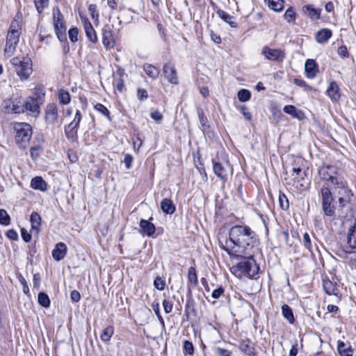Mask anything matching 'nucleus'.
<instances>
[{"instance_id": "2eb2a0df", "label": "nucleus", "mask_w": 356, "mask_h": 356, "mask_svg": "<svg viewBox=\"0 0 356 356\" xmlns=\"http://www.w3.org/2000/svg\"><path fill=\"white\" fill-rule=\"evenodd\" d=\"M45 120L47 123L54 124L58 118V111L57 106L55 104H49L47 106L45 110Z\"/></svg>"}, {"instance_id": "49530a36", "label": "nucleus", "mask_w": 356, "mask_h": 356, "mask_svg": "<svg viewBox=\"0 0 356 356\" xmlns=\"http://www.w3.org/2000/svg\"><path fill=\"white\" fill-rule=\"evenodd\" d=\"M49 0H35V8L38 13H42L44 8L47 7Z\"/></svg>"}, {"instance_id": "b1692460", "label": "nucleus", "mask_w": 356, "mask_h": 356, "mask_svg": "<svg viewBox=\"0 0 356 356\" xmlns=\"http://www.w3.org/2000/svg\"><path fill=\"white\" fill-rule=\"evenodd\" d=\"M30 221L32 230L38 235L40 231L41 226V217L39 213L35 211L32 212L30 217Z\"/></svg>"}, {"instance_id": "c756f323", "label": "nucleus", "mask_w": 356, "mask_h": 356, "mask_svg": "<svg viewBox=\"0 0 356 356\" xmlns=\"http://www.w3.org/2000/svg\"><path fill=\"white\" fill-rule=\"evenodd\" d=\"M216 14L218 16L221 18L223 21L228 23L231 27L236 28L238 26V24L233 20L234 17L231 16L229 14L226 13L225 11L218 9L216 11Z\"/></svg>"}, {"instance_id": "6e6552de", "label": "nucleus", "mask_w": 356, "mask_h": 356, "mask_svg": "<svg viewBox=\"0 0 356 356\" xmlns=\"http://www.w3.org/2000/svg\"><path fill=\"white\" fill-rule=\"evenodd\" d=\"M321 193L323 213L327 216H334L335 214V207L330 189L328 187H323L321 190Z\"/></svg>"}, {"instance_id": "6ab92c4d", "label": "nucleus", "mask_w": 356, "mask_h": 356, "mask_svg": "<svg viewBox=\"0 0 356 356\" xmlns=\"http://www.w3.org/2000/svg\"><path fill=\"white\" fill-rule=\"evenodd\" d=\"M305 72L307 78L314 79L316 77L318 68L316 61L313 59H307L305 64Z\"/></svg>"}, {"instance_id": "7ed1b4c3", "label": "nucleus", "mask_w": 356, "mask_h": 356, "mask_svg": "<svg viewBox=\"0 0 356 356\" xmlns=\"http://www.w3.org/2000/svg\"><path fill=\"white\" fill-rule=\"evenodd\" d=\"M318 176L325 184L329 186H335L345 178L341 170L334 165H325L319 168Z\"/></svg>"}, {"instance_id": "052dcab7", "label": "nucleus", "mask_w": 356, "mask_h": 356, "mask_svg": "<svg viewBox=\"0 0 356 356\" xmlns=\"http://www.w3.org/2000/svg\"><path fill=\"white\" fill-rule=\"evenodd\" d=\"M225 292V289L222 286H219L216 289L211 293V297L213 299H218Z\"/></svg>"}, {"instance_id": "f8f14e48", "label": "nucleus", "mask_w": 356, "mask_h": 356, "mask_svg": "<svg viewBox=\"0 0 356 356\" xmlns=\"http://www.w3.org/2000/svg\"><path fill=\"white\" fill-rule=\"evenodd\" d=\"M261 54L271 61L282 62L285 58V53L280 49H271L265 46L261 49Z\"/></svg>"}, {"instance_id": "58836bf2", "label": "nucleus", "mask_w": 356, "mask_h": 356, "mask_svg": "<svg viewBox=\"0 0 356 356\" xmlns=\"http://www.w3.org/2000/svg\"><path fill=\"white\" fill-rule=\"evenodd\" d=\"M94 108L97 112H99V113H101L102 115L105 116L108 120H110V121L111 120V118L110 116V112L105 106H104L103 104H102L100 103H97L94 106Z\"/></svg>"}, {"instance_id": "9d476101", "label": "nucleus", "mask_w": 356, "mask_h": 356, "mask_svg": "<svg viewBox=\"0 0 356 356\" xmlns=\"http://www.w3.org/2000/svg\"><path fill=\"white\" fill-rule=\"evenodd\" d=\"M81 118L82 115L81 111L79 110H76L73 120L65 126L64 131L65 136L68 140L74 141L77 138L78 129L79 128Z\"/></svg>"}, {"instance_id": "c03bdc74", "label": "nucleus", "mask_w": 356, "mask_h": 356, "mask_svg": "<svg viewBox=\"0 0 356 356\" xmlns=\"http://www.w3.org/2000/svg\"><path fill=\"white\" fill-rule=\"evenodd\" d=\"M279 204L282 210H287L289 207V204L286 196L284 193L279 195Z\"/></svg>"}, {"instance_id": "423d86ee", "label": "nucleus", "mask_w": 356, "mask_h": 356, "mask_svg": "<svg viewBox=\"0 0 356 356\" xmlns=\"http://www.w3.org/2000/svg\"><path fill=\"white\" fill-rule=\"evenodd\" d=\"M54 27L58 39L60 41L66 40V26L63 14L58 7L54 8L52 10Z\"/></svg>"}, {"instance_id": "7c9ffc66", "label": "nucleus", "mask_w": 356, "mask_h": 356, "mask_svg": "<svg viewBox=\"0 0 356 356\" xmlns=\"http://www.w3.org/2000/svg\"><path fill=\"white\" fill-rule=\"evenodd\" d=\"M143 70L145 72L146 74L153 79H156L160 73L159 69H157L152 65L148 63H146L143 65Z\"/></svg>"}, {"instance_id": "680f3d73", "label": "nucleus", "mask_w": 356, "mask_h": 356, "mask_svg": "<svg viewBox=\"0 0 356 356\" xmlns=\"http://www.w3.org/2000/svg\"><path fill=\"white\" fill-rule=\"evenodd\" d=\"M293 83L298 86H300V87H302V88H304L305 90H309L311 89V88L309 87V86H308L307 84V83L302 80V79H295L293 80Z\"/></svg>"}, {"instance_id": "338daca9", "label": "nucleus", "mask_w": 356, "mask_h": 356, "mask_svg": "<svg viewBox=\"0 0 356 356\" xmlns=\"http://www.w3.org/2000/svg\"><path fill=\"white\" fill-rule=\"evenodd\" d=\"M52 35H44L42 34V32L40 31V41L44 42L46 44H49L52 40Z\"/></svg>"}, {"instance_id": "ea45409f", "label": "nucleus", "mask_w": 356, "mask_h": 356, "mask_svg": "<svg viewBox=\"0 0 356 356\" xmlns=\"http://www.w3.org/2000/svg\"><path fill=\"white\" fill-rule=\"evenodd\" d=\"M238 99L241 102H245L250 100L251 92L247 89H241L237 94Z\"/></svg>"}, {"instance_id": "69168bd1", "label": "nucleus", "mask_w": 356, "mask_h": 356, "mask_svg": "<svg viewBox=\"0 0 356 356\" xmlns=\"http://www.w3.org/2000/svg\"><path fill=\"white\" fill-rule=\"evenodd\" d=\"M6 235L11 241H17L18 239V234L14 229L8 230Z\"/></svg>"}, {"instance_id": "e433bc0d", "label": "nucleus", "mask_w": 356, "mask_h": 356, "mask_svg": "<svg viewBox=\"0 0 356 356\" xmlns=\"http://www.w3.org/2000/svg\"><path fill=\"white\" fill-rule=\"evenodd\" d=\"M303 8L305 13H307L312 19H317L320 18V10H316L310 6H305Z\"/></svg>"}, {"instance_id": "09e8293b", "label": "nucleus", "mask_w": 356, "mask_h": 356, "mask_svg": "<svg viewBox=\"0 0 356 356\" xmlns=\"http://www.w3.org/2000/svg\"><path fill=\"white\" fill-rule=\"evenodd\" d=\"M165 286V282L161 277H156L154 280V286L159 290L163 291Z\"/></svg>"}, {"instance_id": "a19ab883", "label": "nucleus", "mask_w": 356, "mask_h": 356, "mask_svg": "<svg viewBox=\"0 0 356 356\" xmlns=\"http://www.w3.org/2000/svg\"><path fill=\"white\" fill-rule=\"evenodd\" d=\"M38 303L45 307L47 308L50 305V300L48 297V296L43 292H40L38 294Z\"/></svg>"}, {"instance_id": "603ef678", "label": "nucleus", "mask_w": 356, "mask_h": 356, "mask_svg": "<svg viewBox=\"0 0 356 356\" xmlns=\"http://www.w3.org/2000/svg\"><path fill=\"white\" fill-rule=\"evenodd\" d=\"M215 353L217 356H232V353L230 350H228L227 349L220 348V347H216L214 350Z\"/></svg>"}, {"instance_id": "f704fd0d", "label": "nucleus", "mask_w": 356, "mask_h": 356, "mask_svg": "<svg viewBox=\"0 0 356 356\" xmlns=\"http://www.w3.org/2000/svg\"><path fill=\"white\" fill-rule=\"evenodd\" d=\"M58 99L60 104L66 105L70 102V95L69 92L63 89H60L58 91Z\"/></svg>"}, {"instance_id": "bf43d9fd", "label": "nucleus", "mask_w": 356, "mask_h": 356, "mask_svg": "<svg viewBox=\"0 0 356 356\" xmlns=\"http://www.w3.org/2000/svg\"><path fill=\"white\" fill-rule=\"evenodd\" d=\"M19 30H20V25H19V22L17 20H13L11 22L8 32L20 33Z\"/></svg>"}, {"instance_id": "e2e57ef3", "label": "nucleus", "mask_w": 356, "mask_h": 356, "mask_svg": "<svg viewBox=\"0 0 356 356\" xmlns=\"http://www.w3.org/2000/svg\"><path fill=\"white\" fill-rule=\"evenodd\" d=\"M88 11L92 19H97L99 14L97 10V6L95 4H90L88 6Z\"/></svg>"}, {"instance_id": "0e129e2a", "label": "nucleus", "mask_w": 356, "mask_h": 356, "mask_svg": "<svg viewBox=\"0 0 356 356\" xmlns=\"http://www.w3.org/2000/svg\"><path fill=\"white\" fill-rule=\"evenodd\" d=\"M21 236L24 242L28 243L31 240V234L25 228H22Z\"/></svg>"}, {"instance_id": "39448f33", "label": "nucleus", "mask_w": 356, "mask_h": 356, "mask_svg": "<svg viewBox=\"0 0 356 356\" xmlns=\"http://www.w3.org/2000/svg\"><path fill=\"white\" fill-rule=\"evenodd\" d=\"M10 63L20 79H27L32 73V62L29 57H14Z\"/></svg>"}, {"instance_id": "393cba45", "label": "nucleus", "mask_w": 356, "mask_h": 356, "mask_svg": "<svg viewBox=\"0 0 356 356\" xmlns=\"http://www.w3.org/2000/svg\"><path fill=\"white\" fill-rule=\"evenodd\" d=\"M283 111L284 113L298 120H302L305 117L304 113L302 111L296 108L293 105H286L284 107Z\"/></svg>"}, {"instance_id": "4be33fe9", "label": "nucleus", "mask_w": 356, "mask_h": 356, "mask_svg": "<svg viewBox=\"0 0 356 356\" xmlns=\"http://www.w3.org/2000/svg\"><path fill=\"white\" fill-rule=\"evenodd\" d=\"M102 42L105 48L110 49L114 47L115 41L113 33L111 30L103 29L102 31Z\"/></svg>"}, {"instance_id": "a18cd8bd", "label": "nucleus", "mask_w": 356, "mask_h": 356, "mask_svg": "<svg viewBox=\"0 0 356 356\" xmlns=\"http://www.w3.org/2000/svg\"><path fill=\"white\" fill-rule=\"evenodd\" d=\"M284 18L289 23L296 20V12L293 8L291 7L286 10L284 13Z\"/></svg>"}, {"instance_id": "20e7f679", "label": "nucleus", "mask_w": 356, "mask_h": 356, "mask_svg": "<svg viewBox=\"0 0 356 356\" xmlns=\"http://www.w3.org/2000/svg\"><path fill=\"white\" fill-rule=\"evenodd\" d=\"M13 128L15 132L16 144L20 148H26L33 134L31 126L26 122H15Z\"/></svg>"}, {"instance_id": "0eeeda50", "label": "nucleus", "mask_w": 356, "mask_h": 356, "mask_svg": "<svg viewBox=\"0 0 356 356\" xmlns=\"http://www.w3.org/2000/svg\"><path fill=\"white\" fill-rule=\"evenodd\" d=\"M212 164L214 174L223 183H225L228 179L229 175H232L233 172V169L229 162L227 160L217 161L213 159Z\"/></svg>"}, {"instance_id": "aec40b11", "label": "nucleus", "mask_w": 356, "mask_h": 356, "mask_svg": "<svg viewBox=\"0 0 356 356\" xmlns=\"http://www.w3.org/2000/svg\"><path fill=\"white\" fill-rule=\"evenodd\" d=\"M82 22L83 23L85 33L88 39L91 42L96 43L97 42V37L91 23L87 18H82Z\"/></svg>"}, {"instance_id": "3c124183", "label": "nucleus", "mask_w": 356, "mask_h": 356, "mask_svg": "<svg viewBox=\"0 0 356 356\" xmlns=\"http://www.w3.org/2000/svg\"><path fill=\"white\" fill-rule=\"evenodd\" d=\"M68 35L72 42H75L78 40L79 30L77 28H72L68 31Z\"/></svg>"}, {"instance_id": "864d4df0", "label": "nucleus", "mask_w": 356, "mask_h": 356, "mask_svg": "<svg viewBox=\"0 0 356 356\" xmlns=\"http://www.w3.org/2000/svg\"><path fill=\"white\" fill-rule=\"evenodd\" d=\"M19 35H20V33L8 32V35H7L6 41H8V42H13V43L17 44V43L19 42Z\"/></svg>"}, {"instance_id": "8fccbe9b", "label": "nucleus", "mask_w": 356, "mask_h": 356, "mask_svg": "<svg viewBox=\"0 0 356 356\" xmlns=\"http://www.w3.org/2000/svg\"><path fill=\"white\" fill-rule=\"evenodd\" d=\"M185 353L193 355L194 353V347L193 343L189 341H185L183 346Z\"/></svg>"}, {"instance_id": "bb28decb", "label": "nucleus", "mask_w": 356, "mask_h": 356, "mask_svg": "<svg viewBox=\"0 0 356 356\" xmlns=\"http://www.w3.org/2000/svg\"><path fill=\"white\" fill-rule=\"evenodd\" d=\"M187 277L188 288L191 290V288L195 287L198 284L197 275L194 267L191 266L188 268Z\"/></svg>"}, {"instance_id": "a878e982", "label": "nucleus", "mask_w": 356, "mask_h": 356, "mask_svg": "<svg viewBox=\"0 0 356 356\" xmlns=\"http://www.w3.org/2000/svg\"><path fill=\"white\" fill-rule=\"evenodd\" d=\"M332 34V31L330 29H321L316 35V40L320 44H324L331 38Z\"/></svg>"}, {"instance_id": "2f4dec72", "label": "nucleus", "mask_w": 356, "mask_h": 356, "mask_svg": "<svg viewBox=\"0 0 356 356\" xmlns=\"http://www.w3.org/2000/svg\"><path fill=\"white\" fill-rule=\"evenodd\" d=\"M293 173L292 176L294 177V179L297 180L298 182H300V186H305V176L306 175V172L302 171L300 168H293L292 169Z\"/></svg>"}, {"instance_id": "72a5a7b5", "label": "nucleus", "mask_w": 356, "mask_h": 356, "mask_svg": "<svg viewBox=\"0 0 356 356\" xmlns=\"http://www.w3.org/2000/svg\"><path fill=\"white\" fill-rule=\"evenodd\" d=\"M114 333V328L113 326L109 325L107 326L106 328H104L101 334H100V339L104 342H108L111 340V337L113 336Z\"/></svg>"}, {"instance_id": "5701e85b", "label": "nucleus", "mask_w": 356, "mask_h": 356, "mask_svg": "<svg viewBox=\"0 0 356 356\" xmlns=\"http://www.w3.org/2000/svg\"><path fill=\"white\" fill-rule=\"evenodd\" d=\"M327 94L332 101L336 102L339 99L341 95L339 86L336 82L333 81L330 83L327 89Z\"/></svg>"}, {"instance_id": "1a4fd4ad", "label": "nucleus", "mask_w": 356, "mask_h": 356, "mask_svg": "<svg viewBox=\"0 0 356 356\" xmlns=\"http://www.w3.org/2000/svg\"><path fill=\"white\" fill-rule=\"evenodd\" d=\"M1 106L5 113H23V99L21 97L6 99L3 101Z\"/></svg>"}, {"instance_id": "f3484780", "label": "nucleus", "mask_w": 356, "mask_h": 356, "mask_svg": "<svg viewBox=\"0 0 356 356\" xmlns=\"http://www.w3.org/2000/svg\"><path fill=\"white\" fill-rule=\"evenodd\" d=\"M67 251V248L65 243L63 242H59L56 243L52 250V257L56 261H59L65 257Z\"/></svg>"}, {"instance_id": "4d7b16f0", "label": "nucleus", "mask_w": 356, "mask_h": 356, "mask_svg": "<svg viewBox=\"0 0 356 356\" xmlns=\"http://www.w3.org/2000/svg\"><path fill=\"white\" fill-rule=\"evenodd\" d=\"M115 88L120 92H123L124 90V84L122 77L116 79L113 81Z\"/></svg>"}, {"instance_id": "a211bd4d", "label": "nucleus", "mask_w": 356, "mask_h": 356, "mask_svg": "<svg viewBox=\"0 0 356 356\" xmlns=\"http://www.w3.org/2000/svg\"><path fill=\"white\" fill-rule=\"evenodd\" d=\"M337 350L339 356H353L354 349L349 342L337 341Z\"/></svg>"}, {"instance_id": "f257e3e1", "label": "nucleus", "mask_w": 356, "mask_h": 356, "mask_svg": "<svg viewBox=\"0 0 356 356\" xmlns=\"http://www.w3.org/2000/svg\"><path fill=\"white\" fill-rule=\"evenodd\" d=\"M259 239L256 232L248 225H234L229 229L225 250L231 257L259 252Z\"/></svg>"}, {"instance_id": "5fc2aeb1", "label": "nucleus", "mask_w": 356, "mask_h": 356, "mask_svg": "<svg viewBox=\"0 0 356 356\" xmlns=\"http://www.w3.org/2000/svg\"><path fill=\"white\" fill-rule=\"evenodd\" d=\"M302 243L304 246L309 250L312 251V241L309 234L305 233L302 238Z\"/></svg>"}, {"instance_id": "6e6d98bb", "label": "nucleus", "mask_w": 356, "mask_h": 356, "mask_svg": "<svg viewBox=\"0 0 356 356\" xmlns=\"http://www.w3.org/2000/svg\"><path fill=\"white\" fill-rule=\"evenodd\" d=\"M323 288L325 292L329 295H332L334 293V286L330 281H325L323 282Z\"/></svg>"}, {"instance_id": "c85d7f7f", "label": "nucleus", "mask_w": 356, "mask_h": 356, "mask_svg": "<svg viewBox=\"0 0 356 356\" xmlns=\"http://www.w3.org/2000/svg\"><path fill=\"white\" fill-rule=\"evenodd\" d=\"M31 186L33 189L40 191H45L47 190V183L41 177L33 178L31 181Z\"/></svg>"}, {"instance_id": "412c9836", "label": "nucleus", "mask_w": 356, "mask_h": 356, "mask_svg": "<svg viewBox=\"0 0 356 356\" xmlns=\"http://www.w3.org/2000/svg\"><path fill=\"white\" fill-rule=\"evenodd\" d=\"M140 233L143 235L152 236L156 231L154 225L149 220L141 219L140 221Z\"/></svg>"}, {"instance_id": "4468645a", "label": "nucleus", "mask_w": 356, "mask_h": 356, "mask_svg": "<svg viewBox=\"0 0 356 356\" xmlns=\"http://www.w3.org/2000/svg\"><path fill=\"white\" fill-rule=\"evenodd\" d=\"M162 72L170 84L177 85L179 83L177 71L172 64L170 63H165L163 67Z\"/></svg>"}, {"instance_id": "79ce46f5", "label": "nucleus", "mask_w": 356, "mask_h": 356, "mask_svg": "<svg viewBox=\"0 0 356 356\" xmlns=\"http://www.w3.org/2000/svg\"><path fill=\"white\" fill-rule=\"evenodd\" d=\"M10 223V218L7 211L4 209H0V224L8 226Z\"/></svg>"}, {"instance_id": "9b49d317", "label": "nucleus", "mask_w": 356, "mask_h": 356, "mask_svg": "<svg viewBox=\"0 0 356 356\" xmlns=\"http://www.w3.org/2000/svg\"><path fill=\"white\" fill-rule=\"evenodd\" d=\"M334 188L337 190L339 206L344 207L350 202L351 197L353 196L352 191L349 189L346 180L344 179Z\"/></svg>"}, {"instance_id": "f03ea898", "label": "nucleus", "mask_w": 356, "mask_h": 356, "mask_svg": "<svg viewBox=\"0 0 356 356\" xmlns=\"http://www.w3.org/2000/svg\"><path fill=\"white\" fill-rule=\"evenodd\" d=\"M254 254H243L241 257H244V259L233 266L230 269L231 272L238 277H253L259 270V266L254 259Z\"/></svg>"}, {"instance_id": "dca6fc26", "label": "nucleus", "mask_w": 356, "mask_h": 356, "mask_svg": "<svg viewBox=\"0 0 356 356\" xmlns=\"http://www.w3.org/2000/svg\"><path fill=\"white\" fill-rule=\"evenodd\" d=\"M238 348L248 356H254L256 353L254 344L249 339H242L239 342Z\"/></svg>"}, {"instance_id": "4c0bfd02", "label": "nucleus", "mask_w": 356, "mask_h": 356, "mask_svg": "<svg viewBox=\"0 0 356 356\" xmlns=\"http://www.w3.org/2000/svg\"><path fill=\"white\" fill-rule=\"evenodd\" d=\"M197 115L199 118L200 124L201 125L202 129L205 131L209 128L208 120L207 117L205 116L204 111L202 109L199 108L197 110Z\"/></svg>"}, {"instance_id": "37998d69", "label": "nucleus", "mask_w": 356, "mask_h": 356, "mask_svg": "<svg viewBox=\"0 0 356 356\" xmlns=\"http://www.w3.org/2000/svg\"><path fill=\"white\" fill-rule=\"evenodd\" d=\"M17 44L13 42H8L6 41V44L4 48V54L6 57H10L15 51Z\"/></svg>"}, {"instance_id": "473e14b6", "label": "nucleus", "mask_w": 356, "mask_h": 356, "mask_svg": "<svg viewBox=\"0 0 356 356\" xmlns=\"http://www.w3.org/2000/svg\"><path fill=\"white\" fill-rule=\"evenodd\" d=\"M282 313L283 316L290 323H293L295 318L291 307L287 305H284L282 307Z\"/></svg>"}, {"instance_id": "ddd939ff", "label": "nucleus", "mask_w": 356, "mask_h": 356, "mask_svg": "<svg viewBox=\"0 0 356 356\" xmlns=\"http://www.w3.org/2000/svg\"><path fill=\"white\" fill-rule=\"evenodd\" d=\"M26 111L29 115L37 117L40 114V105L37 98L30 97L23 100V113Z\"/></svg>"}, {"instance_id": "774afa93", "label": "nucleus", "mask_w": 356, "mask_h": 356, "mask_svg": "<svg viewBox=\"0 0 356 356\" xmlns=\"http://www.w3.org/2000/svg\"><path fill=\"white\" fill-rule=\"evenodd\" d=\"M338 54L343 58L348 56V52L346 46H341L337 49Z\"/></svg>"}, {"instance_id": "13d9d810", "label": "nucleus", "mask_w": 356, "mask_h": 356, "mask_svg": "<svg viewBox=\"0 0 356 356\" xmlns=\"http://www.w3.org/2000/svg\"><path fill=\"white\" fill-rule=\"evenodd\" d=\"M162 305H163L164 311L166 314H169L172 312V307H173V303L172 301L165 299V300H163Z\"/></svg>"}, {"instance_id": "c9c22d12", "label": "nucleus", "mask_w": 356, "mask_h": 356, "mask_svg": "<svg viewBox=\"0 0 356 356\" xmlns=\"http://www.w3.org/2000/svg\"><path fill=\"white\" fill-rule=\"evenodd\" d=\"M268 3V7L272 10L279 12L284 8L283 0H266Z\"/></svg>"}, {"instance_id": "de8ad7c7", "label": "nucleus", "mask_w": 356, "mask_h": 356, "mask_svg": "<svg viewBox=\"0 0 356 356\" xmlns=\"http://www.w3.org/2000/svg\"><path fill=\"white\" fill-rule=\"evenodd\" d=\"M152 307H153L155 314H156L157 318L159 319L162 327L164 328L165 327V322H164V320L160 313L159 304L158 302L156 304H153Z\"/></svg>"}, {"instance_id": "cd10ccee", "label": "nucleus", "mask_w": 356, "mask_h": 356, "mask_svg": "<svg viewBox=\"0 0 356 356\" xmlns=\"http://www.w3.org/2000/svg\"><path fill=\"white\" fill-rule=\"evenodd\" d=\"M161 209L165 214H172L175 211V205L170 199L165 198L161 202Z\"/></svg>"}]
</instances>
